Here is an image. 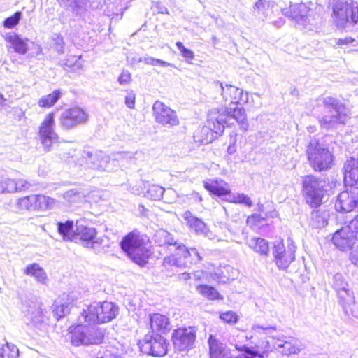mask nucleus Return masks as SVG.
<instances>
[{
	"label": "nucleus",
	"instance_id": "5701e85b",
	"mask_svg": "<svg viewBox=\"0 0 358 358\" xmlns=\"http://www.w3.org/2000/svg\"><path fill=\"white\" fill-rule=\"evenodd\" d=\"M99 313L98 303L94 302L87 306L86 309H83L78 318V323L87 327L101 324Z\"/></svg>",
	"mask_w": 358,
	"mask_h": 358
},
{
	"label": "nucleus",
	"instance_id": "2f4dec72",
	"mask_svg": "<svg viewBox=\"0 0 358 358\" xmlns=\"http://www.w3.org/2000/svg\"><path fill=\"white\" fill-rule=\"evenodd\" d=\"M24 273L26 275L34 278L39 283L45 285L48 276L45 270L37 263L28 264L24 268Z\"/></svg>",
	"mask_w": 358,
	"mask_h": 358
},
{
	"label": "nucleus",
	"instance_id": "09e8293b",
	"mask_svg": "<svg viewBox=\"0 0 358 358\" xmlns=\"http://www.w3.org/2000/svg\"><path fill=\"white\" fill-rule=\"evenodd\" d=\"M226 200L233 203L245 204L248 207L252 206L250 198L244 194L229 195V198L226 199Z\"/></svg>",
	"mask_w": 358,
	"mask_h": 358
},
{
	"label": "nucleus",
	"instance_id": "680f3d73",
	"mask_svg": "<svg viewBox=\"0 0 358 358\" xmlns=\"http://www.w3.org/2000/svg\"><path fill=\"white\" fill-rule=\"evenodd\" d=\"M120 85H127L131 81V73L127 70H122L117 79Z\"/></svg>",
	"mask_w": 358,
	"mask_h": 358
},
{
	"label": "nucleus",
	"instance_id": "13d9d810",
	"mask_svg": "<svg viewBox=\"0 0 358 358\" xmlns=\"http://www.w3.org/2000/svg\"><path fill=\"white\" fill-rule=\"evenodd\" d=\"M220 319L225 322L234 324L238 320V316L234 312L227 311L220 315Z\"/></svg>",
	"mask_w": 358,
	"mask_h": 358
},
{
	"label": "nucleus",
	"instance_id": "aec40b11",
	"mask_svg": "<svg viewBox=\"0 0 358 358\" xmlns=\"http://www.w3.org/2000/svg\"><path fill=\"white\" fill-rule=\"evenodd\" d=\"M215 86L221 90L222 99L230 105H239L243 99V90L236 86L226 84L224 86L220 81L214 83Z\"/></svg>",
	"mask_w": 358,
	"mask_h": 358
},
{
	"label": "nucleus",
	"instance_id": "f704fd0d",
	"mask_svg": "<svg viewBox=\"0 0 358 358\" xmlns=\"http://www.w3.org/2000/svg\"><path fill=\"white\" fill-rule=\"evenodd\" d=\"M275 7L276 5L273 1L258 0L255 4L254 11L257 12L260 17L267 18Z\"/></svg>",
	"mask_w": 358,
	"mask_h": 358
},
{
	"label": "nucleus",
	"instance_id": "4be33fe9",
	"mask_svg": "<svg viewBox=\"0 0 358 358\" xmlns=\"http://www.w3.org/2000/svg\"><path fill=\"white\" fill-rule=\"evenodd\" d=\"M210 358H227L231 353L227 344L222 343L215 336L210 334L208 338Z\"/></svg>",
	"mask_w": 358,
	"mask_h": 358
},
{
	"label": "nucleus",
	"instance_id": "72a5a7b5",
	"mask_svg": "<svg viewBox=\"0 0 358 358\" xmlns=\"http://www.w3.org/2000/svg\"><path fill=\"white\" fill-rule=\"evenodd\" d=\"M154 241L160 246L174 245L177 251L178 245L182 244L178 240H176L171 234L164 229H159L155 234Z\"/></svg>",
	"mask_w": 358,
	"mask_h": 358
},
{
	"label": "nucleus",
	"instance_id": "6ab92c4d",
	"mask_svg": "<svg viewBox=\"0 0 358 358\" xmlns=\"http://www.w3.org/2000/svg\"><path fill=\"white\" fill-rule=\"evenodd\" d=\"M331 241L337 248L346 251L350 250L353 244L357 243L358 237L345 226L334 234Z\"/></svg>",
	"mask_w": 358,
	"mask_h": 358
},
{
	"label": "nucleus",
	"instance_id": "cd10ccee",
	"mask_svg": "<svg viewBox=\"0 0 358 358\" xmlns=\"http://www.w3.org/2000/svg\"><path fill=\"white\" fill-rule=\"evenodd\" d=\"M182 217L186 221L191 230L194 231L197 234L208 236L209 230L201 219L193 215L189 210L185 211L182 214Z\"/></svg>",
	"mask_w": 358,
	"mask_h": 358
},
{
	"label": "nucleus",
	"instance_id": "864d4df0",
	"mask_svg": "<svg viewBox=\"0 0 358 358\" xmlns=\"http://www.w3.org/2000/svg\"><path fill=\"white\" fill-rule=\"evenodd\" d=\"M70 303H63L56 306L54 310L55 315L57 320L64 317L66 314H69L71 310Z\"/></svg>",
	"mask_w": 358,
	"mask_h": 358
},
{
	"label": "nucleus",
	"instance_id": "9d476101",
	"mask_svg": "<svg viewBox=\"0 0 358 358\" xmlns=\"http://www.w3.org/2000/svg\"><path fill=\"white\" fill-rule=\"evenodd\" d=\"M213 110L217 112V117L224 127L229 125V120L234 119L239 125L240 129L244 132L247 131L249 124L246 118L245 111L243 108L239 107L238 105H231L230 107L213 108Z\"/></svg>",
	"mask_w": 358,
	"mask_h": 358
},
{
	"label": "nucleus",
	"instance_id": "79ce46f5",
	"mask_svg": "<svg viewBox=\"0 0 358 358\" xmlns=\"http://www.w3.org/2000/svg\"><path fill=\"white\" fill-rule=\"evenodd\" d=\"M61 95V90H55L52 93L43 96L38 101V106L43 108H50L57 102Z\"/></svg>",
	"mask_w": 358,
	"mask_h": 358
},
{
	"label": "nucleus",
	"instance_id": "de8ad7c7",
	"mask_svg": "<svg viewBox=\"0 0 358 358\" xmlns=\"http://www.w3.org/2000/svg\"><path fill=\"white\" fill-rule=\"evenodd\" d=\"M17 206L20 210H34V195L18 199L17 201Z\"/></svg>",
	"mask_w": 358,
	"mask_h": 358
},
{
	"label": "nucleus",
	"instance_id": "a18cd8bd",
	"mask_svg": "<svg viewBox=\"0 0 358 358\" xmlns=\"http://www.w3.org/2000/svg\"><path fill=\"white\" fill-rule=\"evenodd\" d=\"M250 244V246L255 252L266 256L268 255L269 250L268 243L264 238H254L251 241Z\"/></svg>",
	"mask_w": 358,
	"mask_h": 358
},
{
	"label": "nucleus",
	"instance_id": "e433bc0d",
	"mask_svg": "<svg viewBox=\"0 0 358 358\" xmlns=\"http://www.w3.org/2000/svg\"><path fill=\"white\" fill-rule=\"evenodd\" d=\"M197 292L208 300H222L223 297L213 286L208 285H199L196 287Z\"/></svg>",
	"mask_w": 358,
	"mask_h": 358
},
{
	"label": "nucleus",
	"instance_id": "49530a36",
	"mask_svg": "<svg viewBox=\"0 0 358 358\" xmlns=\"http://www.w3.org/2000/svg\"><path fill=\"white\" fill-rule=\"evenodd\" d=\"M164 189L157 185H150L146 192L145 193V197L154 201L160 200L164 194Z\"/></svg>",
	"mask_w": 358,
	"mask_h": 358
},
{
	"label": "nucleus",
	"instance_id": "a878e982",
	"mask_svg": "<svg viewBox=\"0 0 358 358\" xmlns=\"http://www.w3.org/2000/svg\"><path fill=\"white\" fill-rule=\"evenodd\" d=\"M97 303L101 324L112 321L118 315L119 308L115 303L108 301Z\"/></svg>",
	"mask_w": 358,
	"mask_h": 358
},
{
	"label": "nucleus",
	"instance_id": "c9c22d12",
	"mask_svg": "<svg viewBox=\"0 0 358 358\" xmlns=\"http://www.w3.org/2000/svg\"><path fill=\"white\" fill-rule=\"evenodd\" d=\"M328 213L320 210H313L310 216V224L313 228H322L328 224Z\"/></svg>",
	"mask_w": 358,
	"mask_h": 358
},
{
	"label": "nucleus",
	"instance_id": "774afa93",
	"mask_svg": "<svg viewBox=\"0 0 358 358\" xmlns=\"http://www.w3.org/2000/svg\"><path fill=\"white\" fill-rule=\"evenodd\" d=\"M245 357L244 358H257V357H260V355L258 352L253 350L252 348L247 347L245 348Z\"/></svg>",
	"mask_w": 358,
	"mask_h": 358
},
{
	"label": "nucleus",
	"instance_id": "bf43d9fd",
	"mask_svg": "<svg viewBox=\"0 0 358 358\" xmlns=\"http://www.w3.org/2000/svg\"><path fill=\"white\" fill-rule=\"evenodd\" d=\"M15 192L27 189L31 186L30 183L24 179L15 180Z\"/></svg>",
	"mask_w": 358,
	"mask_h": 358
},
{
	"label": "nucleus",
	"instance_id": "423d86ee",
	"mask_svg": "<svg viewBox=\"0 0 358 358\" xmlns=\"http://www.w3.org/2000/svg\"><path fill=\"white\" fill-rule=\"evenodd\" d=\"M332 287L337 293L338 303L342 306L346 317H358V310L356 309L353 292L349 289L348 283L342 274L336 273L333 276Z\"/></svg>",
	"mask_w": 358,
	"mask_h": 358
},
{
	"label": "nucleus",
	"instance_id": "37998d69",
	"mask_svg": "<svg viewBox=\"0 0 358 358\" xmlns=\"http://www.w3.org/2000/svg\"><path fill=\"white\" fill-rule=\"evenodd\" d=\"M61 64L71 69L73 71H80L83 68L81 56L69 55L61 62Z\"/></svg>",
	"mask_w": 358,
	"mask_h": 358
},
{
	"label": "nucleus",
	"instance_id": "4d7b16f0",
	"mask_svg": "<svg viewBox=\"0 0 358 358\" xmlns=\"http://www.w3.org/2000/svg\"><path fill=\"white\" fill-rule=\"evenodd\" d=\"M53 45L55 50L59 54H63L64 52V41L59 34H55V37L53 38Z\"/></svg>",
	"mask_w": 358,
	"mask_h": 358
},
{
	"label": "nucleus",
	"instance_id": "1a4fd4ad",
	"mask_svg": "<svg viewBox=\"0 0 358 358\" xmlns=\"http://www.w3.org/2000/svg\"><path fill=\"white\" fill-rule=\"evenodd\" d=\"M96 234L97 231L94 227L85 225L81 221H77L73 241H80L85 247L90 248L95 252H99L100 248L103 243V238L97 237Z\"/></svg>",
	"mask_w": 358,
	"mask_h": 358
},
{
	"label": "nucleus",
	"instance_id": "c756f323",
	"mask_svg": "<svg viewBox=\"0 0 358 358\" xmlns=\"http://www.w3.org/2000/svg\"><path fill=\"white\" fill-rule=\"evenodd\" d=\"M5 39L10 44L9 47L13 48L15 52L22 55L27 52V38L24 39L15 32H9L6 34Z\"/></svg>",
	"mask_w": 358,
	"mask_h": 358
},
{
	"label": "nucleus",
	"instance_id": "7c9ffc66",
	"mask_svg": "<svg viewBox=\"0 0 358 358\" xmlns=\"http://www.w3.org/2000/svg\"><path fill=\"white\" fill-rule=\"evenodd\" d=\"M71 341L75 346L88 345L86 340L88 338L87 336V327L78 322L77 325L73 328L71 327Z\"/></svg>",
	"mask_w": 358,
	"mask_h": 358
},
{
	"label": "nucleus",
	"instance_id": "2eb2a0df",
	"mask_svg": "<svg viewBox=\"0 0 358 358\" xmlns=\"http://www.w3.org/2000/svg\"><path fill=\"white\" fill-rule=\"evenodd\" d=\"M152 111L155 122L163 127L171 128L179 124V119L176 111L159 101H156L154 103Z\"/></svg>",
	"mask_w": 358,
	"mask_h": 358
},
{
	"label": "nucleus",
	"instance_id": "f03ea898",
	"mask_svg": "<svg viewBox=\"0 0 358 358\" xmlns=\"http://www.w3.org/2000/svg\"><path fill=\"white\" fill-rule=\"evenodd\" d=\"M325 114L318 117L320 127L327 131H333L344 126L350 118L349 108L339 99L333 96L322 99Z\"/></svg>",
	"mask_w": 358,
	"mask_h": 358
},
{
	"label": "nucleus",
	"instance_id": "4c0bfd02",
	"mask_svg": "<svg viewBox=\"0 0 358 358\" xmlns=\"http://www.w3.org/2000/svg\"><path fill=\"white\" fill-rule=\"evenodd\" d=\"M57 231L64 241H74L73 222L66 220L64 222H57Z\"/></svg>",
	"mask_w": 358,
	"mask_h": 358
},
{
	"label": "nucleus",
	"instance_id": "a211bd4d",
	"mask_svg": "<svg viewBox=\"0 0 358 358\" xmlns=\"http://www.w3.org/2000/svg\"><path fill=\"white\" fill-rule=\"evenodd\" d=\"M83 157L86 159V163L90 169L106 171L113 170L110 157L102 151L85 152Z\"/></svg>",
	"mask_w": 358,
	"mask_h": 358
},
{
	"label": "nucleus",
	"instance_id": "412c9836",
	"mask_svg": "<svg viewBox=\"0 0 358 358\" xmlns=\"http://www.w3.org/2000/svg\"><path fill=\"white\" fill-rule=\"evenodd\" d=\"M149 322L152 332L166 334L172 329L169 319L164 315L154 313L149 315Z\"/></svg>",
	"mask_w": 358,
	"mask_h": 358
},
{
	"label": "nucleus",
	"instance_id": "f8f14e48",
	"mask_svg": "<svg viewBox=\"0 0 358 358\" xmlns=\"http://www.w3.org/2000/svg\"><path fill=\"white\" fill-rule=\"evenodd\" d=\"M195 327H179L174 329L171 339L174 348L178 351L189 350L193 348L196 338Z\"/></svg>",
	"mask_w": 358,
	"mask_h": 358
},
{
	"label": "nucleus",
	"instance_id": "69168bd1",
	"mask_svg": "<svg viewBox=\"0 0 358 358\" xmlns=\"http://www.w3.org/2000/svg\"><path fill=\"white\" fill-rule=\"evenodd\" d=\"M352 232L358 235V215L352 220H350L348 224L346 226Z\"/></svg>",
	"mask_w": 358,
	"mask_h": 358
},
{
	"label": "nucleus",
	"instance_id": "4468645a",
	"mask_svg": "<svg viewBox=\"0 0 358 358\" xmlns=\"http://www.w3.org/2000/svg\"><path fill=\"white\" fill-rule=\"evenodd\" d=\"M55 113H49L39 127L38 136L44 150L49 151L52 145L58 141V135L55 131Z\"/></svg>",
	"mask_w": 358,
	"mask_h": 358
},
{
	"label": "nucleus",
	"instance_id": "bb28decb",
	"mask_svg": "<svg viewBox=\"0 0 358 358\" xmlns=\"http://www.w3.org/2000/svg\"><path fill=\"white\" fill-rule=\"evenodd\" d=\"M142 156V152L136 151L131 152H118L113 154V159H110V164L113 168L116 166H125L128 164H134L136 160Z\"/></svg>",
	"mask_w": 358,
	"mask_h": 358
},
{
	"label": "nucleus",
	"instance_id": "9b49d317",
	"mask_svg": "<svg viewBox=\"0 0 358 358\" xmlns=\"http://www.w3.org/2000/svg\"><path fill=\"white\" fill-rule=\"evenodd\" d=\"M141 351L153 357H162L166 355L169 343L162 335H146L140 343Z\"/></svg>",
	"mask_w": 358,
	"mask_h": 358
},
{
	"label": "nucleus",
	"instance_id": "c03bdc74",
	"mask_svg": "<svg viewBox=\"0 0 358 358\" xmlns=\"http://www.w3.org/2000/svg\"><path fill=\"white\" fill-rule=\"evenodd\" d=\"M19 350L17 346L7 343L0 348V358H18Z\"/></svg>",
	"mask_w": 358,
	"mask_h": 358
},
{
	"label": "nucleus",
	"instance_id": "0e129e2a",
	"mask_svg": "<svg viewBox=\"0 0 358 358\" xmlns=\"http://www.w3.org/2000/svg\"><path fill=\"white\" fill-rule=\"evenodd\" d=\"M236 134L234 135L231 134L230 135V140H229V145L227 148V152L229 155H233L236 151Z\"/></svg>",
	"mask_w": 358,
	"mask_h": 358
},
{
	"label": "nucleus",
	"instance_id": "58836bf2",
	"mask_svg": "<svg viewBox=\"0 0 358 358\" xmlns=\"http://www.w3.org/2000/svg\"><path fill=\"white\" fill-rule=\"evenodd\" d=\"M88 345H97L102 343L104 334L101 329L94 326H87V334Z\"/></svg>",
	"mask_w": 358,
	"mask_h": 358
},
{
	"label": "nucleus",
	"instance_id": "603ef678",
	"mask_svg": "<svg viewBox=\"0 0 358 358\" xmlns=\"http://www.w3.org/2000/svg\"><path fill=\"white\" fill-rule=\"evenodd\" d=\"M22 13L20 11L15 12L13 15L6 18L3 21V25L8 29L14 28L21 20Z\"/></svg>",
	"mask_w": 358,
	"mask_h": 358
},
{
	"label": "nucleus",
	"instance_id": "3c124183",
	"mask_svg": "<svg viewBox=\"0 0 358 358\" xmlns=\"http://www.w3.org/2000/svg\"><path fill=\"white\" fill-rule=\"evenodd\" d=\"M15 180L3 178L0 180V194L15 192Z\"/></svg>",
	"mask_w": 358,
	"mask_h": 358
},
{
	"label": "nucleus",
	"instance_id": "393cba45",
	"mask_svg": "<svg viewBox=\"0 0 358 358\" xmlns=\"http://www.w3.org/2000/svg\"><path fill=\"white\" fill-rule=\"evenodd\" d=\"M177 255L185 259L183 262L184 268L190 267L192 264H196L203 259L195 248H187L183 243L178 245Z\"/></svg>",
	"mask_w": 358,
	"mask_h": 358
},
{
	"label": "nucleus",
	"instance_id": "f257e3e1",
	"mask_svg": "<svg viewBox=\"0 0 358 358\" xmlns=\"http://www.w3.org/2000/svg\"><path fill=\"white\" fill-rule=\"evenodd\" d=\"M282 12L307 31H317L323 23L324 8L312 1L291 3L289 8Z\"/></svg>",
	"mask_w": 358,
	"mask_h": 358
},
{
	"label": "nucleus",
	"instance_id": "8fccbe9b",
	"mask_svg": "<svg viewBox=\"0 0 358 358\" xmlns=\"http://www.w3.org/2000/svg\"><path fill=\"white\" fill-rule=\"evenodd\" d=\"M138 62H143L145 64L152 66H162L163 67H167V66H173V64L171 63H169L168 62L159 59H155L152 57H146L144 58L140 57L138 61Z\"/></svg>",
	"mask_w": 358,
	"mask_h": 358
},
{
	"label": "nucleus",
	"instance_id": "338daca9",
	"mask_svg": "<svg viewBox=\"0 0 358 358\" xmlns=\"http://www.w3.org/2000/svg\"><path fill=\"white\" fill-rule=\"evenodd\" d=\"M164 264H173L177 266L178 267H183V263L182 264L180 261L178 259H176L173 256L166 257L164 259Z\"/></svg>",
	"mask_w": 358,
	"mask_h": 358
},
{
	"label": "nucleus",
	"instance_id": "5fc2aeb1",
	"mask_svg": "<svg viewBox=\"0 0 358 358\" xmlns=\"http://www.w3.org/2000/svg\"><path fill=\"white\" fill-rule=\"evenodd\" d=\"M282 338H286L287 341L291 343L289 345H287V348H284L288 354H296L299 352L300 349L297 345L298 341L295 338L286 336H283Z\"/></svg>",
	"mask_w": 358,
	"mask_h": 358
},
{
	"label": "nucleus",
	"instance_id": "473e14b6",
	"mask_svg": "<svg viewBox=\"0 0 358 358\" xmlns=\"http://www.w3.org/2000/svg\"><path fill=\"white\" fill-rule=\"evenodd\" d=\"M204 187L206 190L217 196H226L231 195V191L227 186V184L222 180H214L211 182H204Z\"/></svg>",
	"mask_w": 358,
	"mask_h": 358
},
{
	"label": "nucleus",
	"instance_id": "7ed1b4c3",
	"mask_svg": "<svg viewBox=\"0 0 358 358\" xmlns=\"http://www.w3.org/2000/svg\"><path fill=\"white\" fill-rule=\"evenodd\" d=\"M328 136H315L306 147V155L310 166L315 171L321 172L331 168L334 156L327 143Z\"/></svg>",
	"mask_w": 358,
	"mask_h": 358
},
{
	"label": "nucleus",
	"instance_id": "39448f33",
	"mask_svg": "<svg viewBox=\"0 0 358 358\" xmlns=\"http://www.w3.org/2000/svg\"><path fill=\"white\" fill-rule=\"evenodd\" d=\"M302 194L306 203L312 208H317L322 203L324 196L328 192L327 187L331 185L320 178L313 175H307L301 178Z\"/></svg>",
	"mask_w": 358,
	"mask_h": 358
},
{
	"label": "nucleus",
	"instance_id": "b1692460",
	"mask_svg": "<svg viewBox=\"0 0 358 358\" xmlns=\"http://www.w3.org/2000/svg\"><path fill=\"white\" fill-rule=\"evenodd\" d=\"M343 174L345 185L358 187V162L355 158L352 157L344 164Z\"/></svg>",
	"mask_w": 358,
	"mask_h": 358
},
{
	"label": "nucleus",
	"instance_id": "ddd939ff",
	"mask_svg": "<svg viewBox=\"0 0 358 358\" xmlns=\"http://www.w3.org/2000/svg\"><path fill=\"white\" fill-rule=\"evenodd\" d=\"M296 248V245L292 241L288 243L287 248L282 242H278L273 245L272 254L279 269L286 270L294 261Z\"/></svg>",
	"mask_w": 358,
	"mask_h": 358
},
{
	"label": "nucleus",
	"instance_id": "6e6552de",
	"mask_svg": "<svg viewBox=\"0 0 358 358\" xmlns=\"http://www.w3.org/2000/svg\"><path fill=\"white\" fill-rule=\"evenodd\" d=\"M217 112L211 109L208 113L207 124L197 131L195 138L203 144L213 142L224 131V124L219 120Z\"/></svg>",
	"mask_w": 358,
	"mask_h": 358
},
{
	"label": "nucleus",
	"instance_id": "a19ab883",
	"mask_svg": "<svg viewBox=\"0 0 358 358\" xmlns=\"http://www.w3.org/2000/svg\"><path fill=\"white\" fill-rule=\"evenodd\" d=\"M34 210H46L52 208L55 199L42 194L34 195Z\"/></svg>",
	"mask_w": 358,
	"mask_h": 358
},
{
	"label": "nucleus",
	"instance_id": "f3484780",
	"mask_svg": "<svg viewBox=\"0 0 358 358\" xmlns=\"http://www.w3.org/2000/svg\"><path fill=\"white\" fill-rule=\"evenodd\" d=\"M88 115L79 107L71 108L64 111L60 117V124L65 129H71L87 121Z\"/></svg>",
	"mask_w": 358,
	"mask_h": 358
},
{
	"label": "nucleus",
	"instance_id": "052dcab7",
	"mask_svg": "<svg viewBox=\"0 0 358 358\" xmlns=\"http://www.w3.org/2000/svg\"><path fill=\"white\" fill-rule=\"evenodd\" d=\"M79 194L74 189H71L64 194V198L69 203H74L79 198Z\"/></svg>",
	"mask_w": 358,
	"mask_h": 358
},
{
	"label": "nucleus",
	"instance_id": "ea45409f",
	"mask_svg": "<svg viewBox=\"0 0 358 358\" xmlns=\"http://www.w3.org/2000/svg\"><path fill=\"white\" fill-rule=\"evenodd\" d=\"M22 311L26 315H29L33 322H37L41 317L42 310L37 302H25L22 306Z\"/></svg>",
	"mask_w": 358,
	"mask_h": 358
},
{
	"label": "nucleus",
	"instance_id": "dca6fc26",
	"mask_svg": "<svg viewBox=\"0 0 358 358\" xmlns=\"http://www.w3.org/2000/svg\"><path fill=\"white\" fill-rule=\"evenodd\" d=\"M335 209L338 212L348 213L358 208V187L341 192L336 200Z\"/></svg>",
	"mask_w": 358,
	"mask_h": 358
},
{
	"label": "nucleus",
	"instance_id": "c85d7f7f",
	"mask_svg": "<svg viewBox=\"0 0 358 358\" xmlns=\"http://www.w3.org/2000/svg\"><path fill=\"white\" fill-rule=\"evenodd\" d=\"M60 5L71 9L77 19L84 20L87 15L86 0H57Z\"/></svg>",
	"mask_w": 358,
	"mask_h": 358
},
{
	"label": "nucleus",
	"instance_id": "20e7f679",
	"mask_svg": "<svg viewBox=\"0 0 358 358\" xmlns=\"http://www.w3.org/2000/svg\"><path fill=\"white\" fill-rule=\"evenodd\" d=\"M120 248L129 259L141 266L148 263L150 252L149 239L134 230L127 234L120 241Z\"/></svg>",
	"mask_w": 358,
	"mask_h": 358
},
{
	"label": "nucleus",
	"instance_id": "6e6d98bb",
	"mask_svg": "<svg viewBox=\"0 0 358 358\" xmlns=\"http://www.w3.org/2000/svg\"><path fill=\"white\" fill-rule=\"evenodd\" d=\"M176 47L180 50L181 55L187 60L193 59L194 57V53L190 49H188L184 46L182 42L178 41L176 43Z\"/></svg>",
	"mask_w": 358,
	"mask_h": 358
},
{
	"label": "nucleus",
	"instance_id": "e2e57ef3",
	"mask_svg": "<svg viewBox=\"0 0 358 358\" xmlns=\"http://www.w3.org/2000/svg\"><path fill=\"white\" fill-rule=\"evenodd\" d=\"M136 94L134 92H130L125 96V105L131 109H134L135 107Z\"/></svg>",
	"mask_w": 358,
	"mask_h": 358
},
{
	"label": "nucleus",
	"instance_id": "0eeeda50",
	"mask_svg": "<svg viewBox=\"0 0 358 358\" xmlns=\"http://www.w3.org/2000/svg\"><path fill=\"white\" fill-rule=\"evenodd\" d=\"M333 14L339 28H345L348 24H355L358 22V3L337 1L334 5Z\"/></svg>",
	"mask_w": 358,
	"mask_h": 358
}]
</instances>
